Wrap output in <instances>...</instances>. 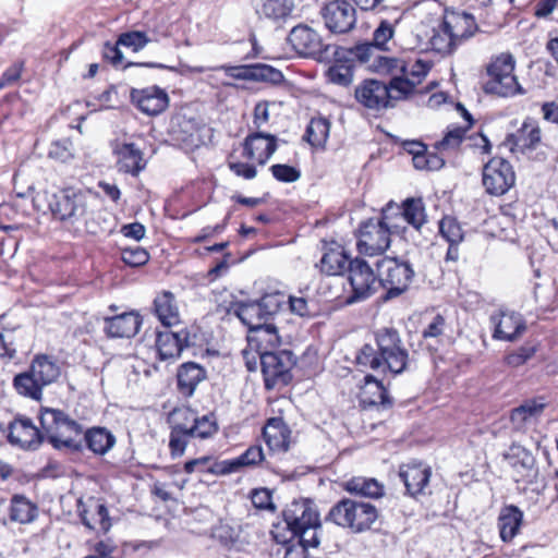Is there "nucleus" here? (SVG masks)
Listing matches in <instances>:
<instances>
[{"label":"nucleus","mask_w":558,"mask_h":558,"mask_svg":"<svg viewBox=\"0 0 558 558\" xmlns=\"http://www.w3.org/2000/svg\"><path fill=\"white\" fill-rule=\"evenodd\" d=\"M96 197L76 190L65 187L54 193L49 201V209L54 219L75 234L97 235L106 231L95 219Z\"/></svg>","instance_id":"1"},{"label":"nucleus","mask_w":558,"mask_h":558,"mask_svg":"<svg viewBox=\"0 0 558 558\" xmlns=\"http://www.w3.org/2000/svg\"><path fill=\"white\" fill-rule=\"evenodd\" d=\"M375 349L371 344L361 348L355 356L359 365L376 372L403 373L409 364V353L403 347L399 332L393 328H384L376 332Z\"/></svg>","instance_id":"2"},{"label":"nucleus","mask_w":558,"mask_h":558,"mask_svg":"<svg viewBox=\"0 0 558 558\" xmlns=\"http://www.w3.org/2000/svg\"><path fill=\"white\" fill-rule=\"evenodd\" d=\"M39 422L45 433V439L54 449H65L72 453L83 451V426L63 410L41 408Z\"/></svg>","instance_id":"3"},{"label":"nucleus","mask_w":558,"mask_h":558,"mask_svg":"<svg viewBox=\"0 0 558 558\" xmlns=\"http://www.w3.org/2000/svg\"><path fill=\"white\" fill-rule=\"evenodd\" d=\"M282 522L272 525L271 535L279 544H290L295 533L308 524H319L316 505L310 499L293 500L282 511Z\"/></svg>","instance_id":"4"},{"label":"nucleus","mask_w":558,"mask_h":558,"mask_svg":"<svg viewBox=\"0 0 558 558\" xmlns=\"http://www.w3.org/2000/svg\"><path fill=\"white\" fill-rule=\"evenodd\" d=\"M377 519L378 510L374 505L351 498H343L333 505L326 518L340 527L349 529L352 533L371 530Z\"/></svg>","instance_id":"5"},{"label":"nucleus","mask_w":558,"mask_h":558,"mask_svg":"<svg viewBox=\"0 0 558 558\" xmlns=\"http://www.w3.org/2000/svg\"><path fill=\"white\" fill-rule=\"evenodd\" d=\"M515 60L511 53L502 52L494 58L486 66L487 81L483 85L486 94L499 97H512L524 94L522 86L514 75Z\"/></svg>","instance_id":"6"},{"label":"nucleus","mask_w":558,"mask_h":558,"mask_svg":"<svg viewBox=\"0 0 558 558\" xmlns=\"http://www.w3.org/2000/svg\"><path fill=\"white\" fill-rule=\"evenodd\" d=\"M205 109L199 112L198 107L194 105L181 109L171 120V133L173 138L179 142L186 150L205 146Z\"/></svg>","instance_id":"7"},{"label":"nucleus","mask_w":558,"mask_h":558,"mask_svg":"<svg viewBox=\"0 0 558 558\" xmlns=\"http://www.w3.org/2000/svg\"><path fill=\"white\" fill-rule=\"evenodd\" d=\"M399 231L400 226L388 217L387 210H384L381 219H368L361 225L356 242L357 252L366 256L380 255L389 248L390 235Z\"/></svg>","instance_id":"8"},{"label":"nucleus","mask_w":558,"mask_h":558,"mask_svg":"<svg viewBox=\"0 0 558 558\" xmlns=\"http://www.w3.org/2000/svg\"><path fill=\"white\" fill-rule=\"evenodd\" d=\"M379 287L386 290L385 299H393L405 292L413 280L412 265L397 257H384L377 263Z\"/></svg>","instance_id":"9"},{"label":"nucleus","mask_w":558,"mask_h":558,"mask_svg":"<svg viewBox=\"0 0 558 558\" xmlns=\"http://www.w3.org/2000/svg\"><path fill=\"white\" fill-rule=\"evenodd\" d=\"M282 305V295L279 293H270L264 295L260 300L248 301L233 304L227 308V313L233 314L241 320L248 330L265 325L271 320Z\"/></svg>","instance_id":"10"},{"label":"nucleus","mask_w":558,"mask_h":558,"mask_svg":"<svg viewBox=\"0 0 558 558\" xmlns=\"http://www.w3.org/2000/svg\"><path fill=\"white\" fill-rule=\"evenodd\" d=\"M258 356L267 389H272L278 384L287 385L289 383L290 369L295 364L292 352L288 350L265 351Z\"/></svg>","instance_id":"11"},{"label":"nucleus","mask_w":558,"mask_h":558,"mask_svg":"<svg viewBox=\"0 0 558 558\" xmlns=\"http://www.w3.org/2000/svg\"><path fill=\"white\" fill-rule=\"evenodd\" d=\"M347 270L353 292L349 296L348 303L366 299L379 288L378 274L375 275L372 267L364 259L360 257L351 259Z\"/></svg>","instance_id":"12"},{"label":"nucleus","mask_w":558,"mask_h":558,"mask_svg":"<svg viewBox=\"0 0 558 558\" xmlns=\"http://www.w3.org/2000/svg\"><path fill=\"white\" fill-rule=\"evenodd\" d=\"M8 442L23 450H36L45 440L43 428H38L33 421L17 414L8 425Z\"/></svg>","instance_id":"13"},{"label":"nucleus","mask_w":558,"mask_h":558,"mask_svg":"<svg viewBox=\"0 0 558 558\" xmlns=\"http://www.w3.org/2000/svg\"><path fill=\"white\" fill-rule=\"evenodd\" d=\"M114 167L120 174L137 178L148 165L145 150L135 142L118 143L113 149Z\"/></svg>","instance_id":"14"},{"label":"nucleus","mask_w":558,"mask_h":558,"mask_svg":"<svg viewBox=\"0 0 558 558\" xmlns=\"http://www.w3.org/2000/svg\"><path fill=\"white\" fill-rule=\"evenodd\" d=\"M350 61L366 66L369 71L381 74H393L399 65L398 59L380 53V50L372 43L357 44L348 49Z\"/></svg>","instance_id":"15"},{"label":"nucleus","mask_w":558,"mask_h":558,"mask_svg":"<svg viewBox=\"0 0 558 558\" xmlns=\"http://www.w3.org/2000/svg\"><path fill=\"white\" fill-rule=\"evenodd\" d=\"M515 182V174L509 161L502 158L490 159L483 168V185L490 195L507 193Z\"/></svg>","instance_id":"16"},{"label":"nucleus","mask_w":558,"mask_h":558,"mask_svg":"<svg viewBox=\"0 0 558 558\" xmlns=\"http://www.w3.org/2000/svg\"><path fill=\"white\" fill-rule=\"evenodd\" d=\"M132 105L142 113L148 117H156L166 111L170 98L166 89L151 85L143 88L130 89Z\"/></svg>","instance_id":"17"},{"label":"nucleus","mask_w":558,"mask_h":558,"mask_svg":"<svg viewBox=\"0 0 558 558\" xmlns=\"http://www.w3.org/2000/svg\"><path fill=\"white\" fill-rule=\"evenodd\" d=\"M325 26L333 34H345L356 23L355 8L348 1L333 0L322 9Z\"/></svg>","instance_id":"18"},{"label":"nucleus","mask_w":558,"mask_h":558,"mask_svg":"<svg viewBox=\"0 0 558 558\" xmlns=\"http://www.w3.org/2000/svg\"><path fill=\"white\" fill-rule=\"evenodd\" d=\"M77 513L82 524L88 530L107 534L112 526L109 510L100 498L88 497L85 501L78 499Z\"/></svg>","instance_id":"19"},{"label":"nucleus","mask_w":558,"mask_h":558,"mask_svg":"<svg viewBox=\"0 0 558 558\" xmlns=\"http://www.w3.org/2000/svg\"><path fill=\"white\" fill-rule=\"evenodd\" d=\"M208 420V415H203L199 418L196 412L187 407L174 408L168 415V423L171 429L193 434L201 439L209 437V427L205 426Z\"/></svg>","instance_id":"20"},{"label":"nucleus","mask_w":558,"mask_h":558,"mask_svg":"<svg viewBox=\"0 0 558 558\" xmlns=\"http://www.w3.org/2000/svg\"><path fill=\"white\" fill-rule=\"evenodd\" d=\"M191 345H196L195 335L191 337V332L186 329H182L179 332L159 331L156 338V360L177 359L184 348Z\"/></svg>","instance_id":"21"},{"label":"nucleus","mask_w":558,"mask_h":558,"mask_svg":"<svg viewBox=\"0 0 558 558\" xmlns=\"http://www.w3.org/2000/svg\"><path fill=\"white\" fill-rule=\"evenodd\" d=\"M277 149L276 136L263 132L248 134L243 142L242 156L265 166Z\"/></svg>","instance_id":"22"},{"label":"nucleus","mask_w":558,"mask_h":558,"mask_svg":"<svg viewBox=\"0 0 558 558\" xmlns=\"http://www.w3.org/2000/svg\"><path fill=\"white\" fill-rule=\"evenodd\" d=\"M489 322L496 340L513 341L526 329L522 315L515 312L499 311L490 315Z\"/></svg>","instance_id":"23"},{"label":"nucleus","mask_w":558,"mask_h":558,"mask_svg":"<svg viewBox=\"0 0 558 558\" xmlns=\"http://www.w3.org/2000/svg\"><path fill=\"white\" fill-rule=\"evenodd\" d=\"M142 325V317L136 312H125L104 318V332L108 338H132Z\"/></svg>","instance_id":"24"},{"label":"nucleus","mask_w":558,"mask_h":558,"mask_svg":"<svg viewBox=\"0 0 558 558\" xmlns=\"http://www.w3.org/2000/svg\"><path fill=\"white\" fill-rule=\"evenodd\" d=\"M356 100L364 107L372 110H381L392 107L389 101V90L386 83L368 80L355 89Z\"/></svg>","instance_id":"25"},{"label":"nucleus","mask_w":558,"mask_h":558,"mask_svg":"<svg viewBox=\"0 0 558 558\" xmlns=\"http://www.w3.org/2000/svg\"><path fill=\"white\" fill-rule=\"evenodd\" d=\"M441 22L459 46L478 29L474 16L466 12L446 11Z\"/></svg>","instance_id":"26"},{"label":"nucleus","mask_w":558,"mask_h":558,"mask_svg":"<svg viewBox=\"0 0 558 558\" xmlns=\"http://www.w3.org/2000/svg\"><path fill=\"white\" fill-rule=\"evenodd\" d=\"M292 48L301 56H314L322 52V38L313 28L306 25L293 27L288 36Z\"/></svg>","instance_id":"27"},{"label":"nucleus","mask_w":558,"mask_h":558,"mask_svg":"<svg viewBox=\"0 0 558 558\" xmlns=\"http://www.w3.org/2000/svg\"><path fill=\"white\" fill-rule=\"evenodd\" d=\"M505 459L514 469L515 482H531L535 476V459L524 447L512 445L509 451L505 453Z\"/></svg>","instance_id":"28"},{"label":"nucleus","mask_w":558,"mask_h":558,"mask_svg":"<svg viewBox=\"0 0 558 558\" xmlns=\"http://www.w3.org/2000/svg\"><path fill=\"white\" fill-rule=\"evenodd\" d=\"M399 475L411 496L424 494L432 475L430 468L418 462L401 466Z\"/></svg>","instance_id":"29"},{"label":"nucleus","mask_w":558,"mask_h":558,"mask_svg":"<svg viewBox=\"0 0 558 558\" xmlns=\"http://www.w3.org/2000/svg\"><path fill=\"white\" fill-rule=\"evenodd\" d=\"M291 430L280 417H271L263 428V437L270 451L286 452L290 445Z\"/></svg>","instance_id":"30"},{"label":"nucleus","mask_w":558,"mask_h":558,"mask_svg":"<svg viewBox=\"0 0 558 558\" xmlns=\"http://www.w3.org/2000/svg\"><path fill=\"white\" fill-rule=\"evenodd\" d=\"M8 515L11 522L31 524L39 515V507L24 494H14L10 499Z\"/></svg>","instance_id":"31"},{"label":"nucleus","mask_w":558,"mask_h":558,"mask_svg":"<svg viewBox=\"0 0 558 558\" xmlns=\"http://www.w3.org/2000/svg\"><path fill=\"white\" fill-rule=\"evenodd\" d=\"M228 74L240 80H252L280 83L283 80L281 71L268 64H255L252 66H233L228 69Z\"/></svg>","instance_id":"32"},{"label":"nucleus","mask_w":558,"mask_h":558,"mask_svg":"<svg viewBox=\"0 0 558 558\" xmlns=\"http://www.w3.org/2000/svg\"><path fill=\"white\" fill-rule=\"evenodd\" d=\"M247 341L260 355L265 351H274L280 344V337L276 326L268 320L265 325L262 324L260 327L248 330Z\"/></svg>","instance_id":"33"},{"label":"nucleus","mask_w":558,"mask_h":558,"mask_svg":"<svg viewBox=\"0 0 558 558\" xmlns=\"http://www.w3.org/2000/svg\"><path fill=\"white\" fill-rule=\"evenodd\" d=\"M28 367L44 387L56 383L61 375V368L57 360L46 353L35 354Z\"/></svg>","instance_id":"34"},{"label":"nucleus","mask_w":558,"mask_h":558,"mask_svg":"<svg viewBox=\"0 0 558 558\" xmlns=\"http://www.w3.org/2000/svg\"><path fill=\"white\" fill-rule=\"evenodd\" d=\"M83 439L86 448L96 456H105L116 445V436L106 427L93 426L83 430Z\"/></svg>","instance_id":"35"},{"label":"nucleus","mask_w":558,"mask_h":558,"mask_svg":"<svg viewBox=\"0 0 558 558\" xmlns=\"http://www.w3.org/2000/svg\"><path fill=\"white\" fill-rule=\"evenodd\" d=\"M206 378V371L196 363L182 364L177 373L178 391L184 397H191L196 386Z\"/></svg>","instance_id":"36"},{"label":"nucleus","mask_w":558,"mask_h":558,"mask_svg":"<svg viewBox=\"0 0 558 558\" xmlns=\"http://www.w3.org/2000/svg\"><path fill=\"white\" fill-rule=\"evenodd\" d=\"M365 384L361 388L360 400L364 408L373 405H381L390 408L392 402L388 397V392L383 383L377 380L373 375H366Z\"/></svg>","instance_id":"37"},{"label":"nucleus","mask_w":558,"mask_h":558,"mask_svg":"<svg viewBox=\"0 0 558 558\" xmlns=\"http://www.w3.org/2000/svg\"><path fill=\"white\" fill-rule=\"evenodd\" d=\"M263 460L264 453L262 447L251 446L240 457L211 465V473L228 474L236 472L242 466L256 465Z\"/></svg>","instance_id":"38"},{"label":"nucleus","mask_w":558,"mask_h":558,"mask_svg":"<svg viewBox=\"0 0 558 558\" xmlns=\"http://www.w3.org/2000/svg\"><path fill=\"white\" fill-rule=\"evenodd\" d=\"M154 312L165 327H171L180 322L179 308L174 295L162 291L154 300Z\"/></svg>","instance_id":"39"},{"label":"nucleus","mask_w":558,"mask_h":558,"mask_svg":"<svg viewBox=\"0 0 558 558\" xmlns=\"http://www.w3.org/2000/svg\"><path fill=\"white\" fill-rule=\"evenodd\" d=\"M541 133L536 121L527 118L524 120L521 128L508 137V142L511 143L515 149L521 151L533 149L541 142Z\"/></svg>","instance_id":"40"},{"label":"nucleus","mask_w":558,"mask_h":558,"mask_svg":"<svg viewBox=\"0 0 558 558\" xmlns=\"http://www.w3.org/2000/svg\"><path fill=\"white\" fill-rule=\"evenodd\" d=\"M12 386L17 395L31 400L40 401L44 395V386L38 378L32 374L29 367L13 377Z\"/></svg>","instance_id":"41"},{"label":"nucleus","mask_w":558,"mask_h":558,"mask_svg":"<svg viewBox=\"0 0 558 558\" xmlns=\"http://www.w3.org/2000/svg\"><path fill=\"white\" fill-rule=\"evenodd\" d=\"M350 260L343 248L335 247L324 253L316 267L324 275L338 276L348 269Z\"/></svg>","instance_id":"42"},{"label":"nucleus","mask_w":558,"mask_h":558,"mask_svg":"<svg viewBox=\"0 0 558 558\" xmlns=\"http://www.w3.org/2000/svg\"><path fill=\"white\" fill-rule=\"evenodd\" d=\"M294 0H259L257 12L274 22H284L292 16Z\"/></svg>","instance_id":"43"},{"label":"nucleus","mask_w":558,"mask_h":558,"mask_svg":"<svg viewBox=\"0 0 558 558\" xmlns=\"http://www.w3.org/2000/svg\"><path fill=\"white\" fill-rule=\"evenodd\" d=\"M344 489L350 494H355L367 498H379L384 495V485L375 478L353 477L344 484Z\"/></svg>","instance_id":"44"},{"label":"nucleus","mask_w":558,"mask_h":558,"mask_svg":"<svg viewBox=\"0 0 558 558\" xmlns=\"http://www.w3.org/2000/svg\"><path fill=\"white\" fill-rule=\"evenodd\" d=\"M523 514L515 506L502 509L499 515L500 537L504 542H510L518 533Z\"/></svg>","instance_id":"45"},{"label":"nucleus","mask_w":558,"mask_h":558,"mask_svg":"<svg viewBox=\"0 0 558 558\" xmlns=\"http://www.w3.org/2000/svg\"><path fill=\"white\" fill-rule=\"evenodd\" d=\"M546 404L539 400H527L511 411L510 420L517 427H522L525 423L538 417Z\"/></svg>","instance_id":"46"},{"label":"nucleus","mask_w":558,"mask_h":558,"mask_svg":"<svg viewBox=\"0 0 558 558\" xmlns=\"http://www.w3.org/2000/svg\"><path fill=\"white\" fill-rule=\"evenodd\" d=\"M402 218L416 230L426 222L425 206L421 198H408L402 204Z\"/></svg>","instance_id":"47"},{"label":"nucleus","mask_w":558,"mask_h":558,"mask_svg":"<svg viewBox=\"0 0 558 558\" xmlns=\"http://www.w3.org/2000/svg\"><path fill=\"white\" fill-rule=\"evenodd\" d=\"M466 128L450 126L445 136L435 144L439 156L445 157L456 151L464 140Z\"/></svg>","instance_id":"48"},{"label":"nucleus","mask_w":558,"mask_h":558,"mask_svg":"<svg viewBox=\"0 0 558 558\" xmlns=\"http://www.w3.org/2000/svg\"><path fill=\"white\" fill-rule=\"evenodd\" d=\"M429 45L434 51L444 56L452 53L459 47L458 43L446 29L442 22L437 28L433 29V35L429 38Z\"/></svg>","instance_id":"49"},{"label":"nucleus","mask_w":558,"mask_h":558,"mask_svg":"<svg viewBox=\"0 0 558 558\" xmlns=\"http://www.w3.org/2000/svg\"><path fill=\"white\" fill-rule=\"evenodd\" d=\"M398 63L399 65L395 69V72L399 71L404 76L410 77L415 87L422 83L430 70V63L422 59L407 62L398 59Z\"/></svg>","instance_id":"50"},{"label":"nucleus","mask_w":558,"mask_h":558,"mask_svg":"<svg viewBox=\"0 0 558 558\" xmlns=\"http://www.w3.org/2000/svg\"><path fill=\"white\" fill-rule=\"evenodd\" d=\"M386 88L389 90L390 105L393 106V101L404 99L411 95L415 89V85L410 81V77L401 73V75H395L389 84H386Z\"/></svg>","instance_id":"51"},{"label":"nucleus","mask_w":558,"mask_h":558,"mask_svg":"<svg viewBox=\"0 0 558 558\" xmlns=\"http://www.w3.org/2000/svg\"><path fill=\"white\" fill-rule=\"evenodd\" d=\"M47 156L49 159L60 163L72 161L75 157L72 141L70 138L53 141L48 148Z\"/></svg>","instance_id":"52"},{"label":"nucleus","mask_w":558,"mask_h":558,"mask_svg":"<svg viewBox=\"0 0 558 558\" xmlns=\"http://www.w3.org/2000/svg\"><path fill=\"white\" fill-rule=\"evenodd\" d=\"M329 130L330 124L327 119H312L306 129V138L313 146H323L329 136Z\"/></svg>","instance_id":"53"},{"label":"nucleus","mask_w":558,"mask_h":558,"mask_svg":"<svg viewBox=\"0 0 558 558\" xmlns=\"http://www.w3.org/2000/svg\"><path fill=\"white\" fill-rule=\"evenodd\" d=\"M118 45L130 49L132 52H138L144 49L150 38L144 31H126L118 35Z\"/></svg>","instance_id":"54"},{"label":"nucleus","mask_w":558,"mask_h":558,"mask_svg":"<svg viewBox=\"0 0 558 558\" xmlns=\"http://www.w3.org/2000/svg\"><path fill=\"white\" fill-rule=\"evenodd\" d=\"M211 537L216 538L223 547H233L240 538V526L232 523H219L215 526Z\"/></svg>","instance_id":"55"},{"label":"nucleus","mask_w":558,"mask_h":558,"mask_svg":"<svg viewBox=\"0 0 558 558\" xmlns=\"http://www.w3.org/2000/svg\"><path fill=\"white\" fill-rule=\"evenodd\" d=\"M86 546L90 551L87 557L92 558H118L114 556L118 550L117 543L111 538H102L98 541H87Z\"/></svg>","instance_id":"56"},{"label":"nucleus","mask_w":558,"mask_h":558,"mask_svg":"<svg viewBox=\"0 0 558 558\" xmlns=\"http://www.w3.org/2000/svg\"><path fill=\"white\" fill-rule=\"evenodd\" d=\"M439 232L449 244H459L464 236L460 223L451 216H446L439 221Z\"/></svg>","instance_id":"57"},{"label":"nucleus","mask_w":558,"mask_h":558,"mask_svg":"<svg viewBox=\"0 0 558 558\" xmlns=\"http://www.w3.org/2000/svg\"><path fill=\"white\" fill-rule=\"evenodd\" d=\"M326 76L330 83L349 86L353 81L352 65L336 62L326 72Z\"/></svg>","instance_id":"58"},{"label":"nucleus","mask_w":558,"mask_h":558,"mask_svg":"<svg viewBox=\"0 0 558 558\" xmlns=\"http://www.w3.org/2000/svg\"><path fill=\"white\" fill-rule=\"evenodd\" d=\"M395 35L393 24L387 20H383L377 28L373 33V45H375L380 51L389 50V41Z\"/></svg>","instance_id":"59"},{"label":"nucleus","mask_w":558,"mask_h":558,"mask_svg":"<svg viewBox=\"0 0 558 558\" xmlns=\"http://www.w3.org/2000/svg\"><path fill=\"white\" fill-rule=\"evenodd\" d=\"M413 166L417 170H439L445 165L444 157L439 156L438 153H421L412 158Z\"/></svg>","instance_id":"60"},{"label":"nucleus","mask_w":558,"mask_h":558,"mask_svg":"<svg viewBox=\"0 0 558 558\" xmlns=\"http://www.w3.org/2000/svg\"><path fill=\"white\" fill-rule=\"evenodd\" d=\"M322 527V524H308L306 527H303L299 532L295 533L294 541L298 544H301L305 550L308 548H316L319 545L318 530Z\"/></svg>","instance_id":"61"},{"label":"nucleus","mask_w":558,"mask_h":558,"mask_svg":"<svg viewBox=\"0 0 558 558\" xmlns=\"http://www.w3.org/2000/svg\"><path fill=\"white\" fill-rule=\"evenodd\" d=\"M121 258L130 267H141L148 263L149 253L141 246L126 247L122 250Z\"/></svg>","instance_id":"62"},{"label":"nucleus","mask_w":558,"mask_h":558,"mask_svg":"<svg viewBox=\"0 0 558 558\" xmlns=\"http://www.w3.org/2000/svg\"><path fill=\"white\" fill-rule=\"evenodd\" d=\"M191 438H197V436L171 429L169 436V449L171 456L173 458L181 457Z\"/></svg>","instance_id":"63"},{"label":"nucleus","mask_w":558,"mask_h":558,"mask_svg":"<svg viewBox=\"0 0 558 558\" xmlns=\"http://www.w3.org/2000/svg\"><path fill=\"white\" fill-rule=\"evenodd\" d=\"M121 45H118V39L116 43L106 41L101 48V58L104 61L111 64L113 68H119L123 64L124 56L120 50Z\"/></svg>","instance_id":"64"}]
</instances>
